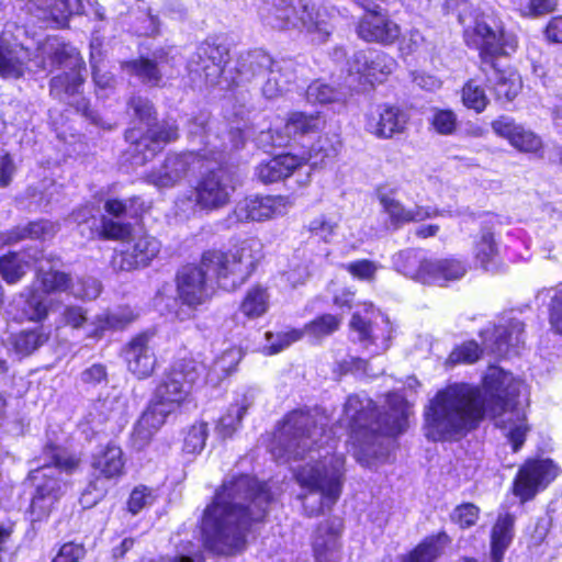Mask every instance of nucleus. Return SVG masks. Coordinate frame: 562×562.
Instances as JSON below:
<instances>
[{
    "label": "nucleus",
    "instance_id": "f257e3e1",
    "mask_svg": "<svg viewBox=\"0 0 562 562\" xmlns=\"http://www.w3.org/2000/svg\"><path fill=\"white\" fill-rule=\"evenodd\" d=\"M524 384L512 373L491 367L483 390L469 383L448 385L429 401L424 411V431L431 441L458 438L485 416L497 419L516 452L524 445L528 426L520 394Z\"/></svg>",
    "mask_w": 562,
    "mask_h": 562
},
{
    "label": "nucleus",
    "instance_id": "f03ea898",
    "mask_svg": "<svg viewBox=\"0 0 562 562\" xmlns=\"http://www.w3.org/2000/svg\"><path fill=\"white\" fill-rule=\"evenodd\" d=\"M329 417L323 408L290 412L277 429L271 453L278 461H308L294 470L297 483L307 490L300 496L307 516L329 510L339 499L345 482V457L336 453V439L325 428Z\"/></svg>",
    "mask_w": 562,
    "mask_h": 562
},
{
    "label": "nucleus",
    "instance_id": "7ed1b4c3",
    "mask_svg": "<svg viewBox=\"0 0 562 562\" xmlns=\"http://www.w3.org/2000/svg\"><path fill=\"white\" fill-rule=\"evenodd\" d=\"M271 502L267 485L257 479L245 474L227 477L204 510L201 529L205 547L217 554L241 551L246 532L266 517Z\"/></svg>",
    "mask_w": 562,
    "mask_h": 562
},
{
    "label": "nucleus",
    "instance_id": "20e7f679",
    "mask_svg": "<svg viewBox=\"0 0 562 562\" xmlns=\"http://www.w3.org/2000/svg\"><path fill=\"white\" fill-rule=\"evenodd\" d=\"M259 243L245 240L229 252L207 250L202 255L199 266L188 265L177 273V292L180 301L196 307L206 303L213 295L211 280L227 291L240 286L251 276L258 257L254 254Z\"/></svg>",
    "mask_w": 562,
    "mask_h": 562
},
{
    "label": "nucleus",
    "instance_id": "39448f33",
    "mask_svg": "<svg viewBox=\"0 0 562 562\" xmlns=\"http://www.w3.org/2000/svg\"><path fill=\"white\" fill-rule=\"evenodd\" d=\"M386 404L390 413L382 417L376 413L373 401L366 395H349L345 403L339 424L349 430L353 454L364 467H372L385 457L384 436H397L406 429L408 407L405 398L391 393Z\"/></svg>",
    "mask_w": 562,
    "mask_h": 562
},
{
    "label": "nucleus",
    "instance_id": "423d86ee",
    "mask_svg": "<svg viewBox=\"0 0 562 562\" xmlns=\"http://www.w3.org/2000/svg\"><path fill=\"white\" fill-rule=\"evenodd\" d=\"M468 46L479 50L480 69L493 89L496 99L502 102L513 101L521 89V79L514 71L499 69L497 57L516 48V38L504 31L495 20H476L473 29L464 31Z\"/></svg>",
    "mask_w": 562,
    "mask_h": 562
},
{
    "label": "nucleus",
    "instance_id": "0eeeda50",
    "mask_svg": "<svg viewBox=\"0 0 562 562\" xmlns=\"http://www.w3.org/2000/svg\"><path fill=\"white\" fill-rule=\"evenodd\" d=\"M40 50L43 58L37 67L49 71L63 69L61 74L54 76L49 81L50 95L76 108L82 115L95 122L88 100L81 95L85 81L82 71L86 68L78 50L58 40H47Z\"/></svg>",
    "mask_w": 562,
    "mask_h": 562
},
{
    "label": "nucleus",
    "instance_id": "6e6552de",
    "mask_svg": "<svg viewBox=\"0 0 562 562\" xmlns=\"http://www.w3.org/2000/svg\"><path fill=\"white\" fill-rule=\"evenodd\" d=\"M40 462L41 464L30 472V480L35 487L30 505L33 522L42 521L49 516L64 493V484L57 475L61 472H75L80 464V458L49 443L43 449Z\"/></svg>",
    "mask_w": 562,
    "mask_h": 562
},
{
    "label": "nucleus",
    "instance_id": "1a4fd4ad",
    "mask_svg": "<svg viewBox=\"0 0 562 562\" xmlns=\"http://www.w3.org/2000/svg\"><path fill=\"white\" fill-rule=\"evenodd\" d=\"M260 19L276 30L304 29L318 33L324 40L330 31L325 9L316 8L312 0H272L259 10Z\"/></svg>",
    "mask_w": 562,
    "mask_h": 562
},
{
    "label": "nucleus",
    "instance_id": "9d476101",
    "mask_svg": "<svg viewBox=\"0 0 562 562\" xmlns=\"http://www.w3.org/2000/svg\"><path fill=\"white\" fill-rule=\"evenodd\" d=\"M395 270L424 284L445 285L465 273L464 265L456 259H434L416 249H405L392 258Z\"/></svg>",
    "mask_w": 562,
    "mask_h": 562
},
{
    "label": "nucleus",
    "instance_id": "9b49d317",
    "mask_svg": "<svg viewBox=\"0 0 562 562\" xmlns=\"http://www.w3.org/2000/svg\"><path fill=\"white\" fill-rule=\"evenodd\" d=\"M205 372V366L192 357L176 360L157 385L153 400L175 411L191 393Z\"/></svg>",
    "mask_w": 562,
    "mask_h": 562
},
{
    "label": "nucleus",
    "instance_id": "f8f14e48",
    "mask_svg": "<svg viewBox=\"0 0 562 562\" xmlns=\"http://www.w3.org/2000/svg\"><path fill=\"white\" fill-rule=\"evenodd\" d=\"M209 155L215 162L222 161V153L203 149L202 151H187L182 154H171L166 157L164 162L150 170L146 176V181L158 189H169L177 186L191 170L201 169L203 161L209 159Z\"/></svg>",
    "mask_w": 562,
    "mask_h": 562
},
{
    "label": "nucleus",
    "instance_id": "ddd939ff",
    "mask_svg": "<svg viewBox=\"0 0 562 562\" xmlns=\"http://www.w3.org/2000/svg\"><path fill=\"white\" fill-rule=\"evenodd\" d=\"M323 126L324 120L318 113L292 112L283 127L261 132L258 143L261 147L301 144L304 137L318 133Z\"/></svg>",
    "mask_w": 562,
    "mask_h": 562
},
{
    "label": "nucleus",
    "instance_id": "4468645a",
    "mask_svg": "<svg viewBox=\"0 0 562 562\" xmlns=\"http://www.w3.org/2000/svg\"><path fill=\"white\" fill-rule=\"evenodd\" d=\"M350 328L366 347L375 345L382 350L389 348L393 327L389 318L374 310L372 304L363 303L359 306L351 317Z\"/></svg>",
    "mask_w": 562,
    "mask_h": 562
},
{
    "label": "nucleus",
    "instance_id": "2eb2a0df",
    "mask_svg": "<svg viewBox=\"0 0 562 562\" xmlns=\"http://www.w3.org/2000/svg\"><path fill=\"white\" fill-rule=\"evenodd\" d=\"M194 190L198 194L200 211L213 212L225 207L236 190L233 175L222 167L210 170L196 182Z\"/></svg>",
    "mask_w": 562,
    "mask_h": 562
},
{
    "label": "nucleus",
    "instance_id": "dca6fc26",
    "mask_svg": "<svg viewBox=\"0 0 562 562\" xmlns=\"http://www.w3.org/2000/svg\"><path fill=\"white\" fill-rule=\"evenodd\" d=\"M229 50L224 44L206 40L199 45L195 54L188 63L190 74L203 78L206 85L214 86L223 74L228 61Z\"/></svg>",
    "mask_w": 562,
    "mask_h": 562
},
{
    "label": "nucleus",
    "instance_id": "f3484780",
    "mask_svg": "<svg viewBox=\"0 0 562 562\" xmlns=\"http://www.w3.org/2000/svg\"><path fill=\"white\" fill-rule=\"evenodd\" d=\"M366 13L357 25L358 36L368 43L391 45L401 35L400 25L393 21L386 12L376 4L364 7Z\"/></svg>",
    "mask_w": 562,
    "mask_h": 562
},
{
    "label": "nucleus",
    "instance_id": "a211bd4d",
    "mask_svg": "<svg viewBox=\"0 0 562 562\" xmlns=\"http://www.w3.org/2000/svg\"><path fill=\"white\" fill-rule=\"evenodd\" d=\"M396 66V60L386 53L373 49L359 50L349 60V74L359 76L360 82L374 85L384 81Z\"/></svg>",
    "mask_w": 562,
    "mask_h": 562
},
{
    "label": "nucleus",
    "instance_id": "6ab92c4d",
    "mask_svg": "<svg viewBox=\"0 0 562 562\" xmlns=\"http://www.w3.org/2000/svg\"><path fill=\"white\" fill-rule=\"evenodd\" d=\"M159 251L160 243L155 237L142 235L123 244L112 257L111 265L115 270L131 271L148 266Z\"/></svg>",
    "mask_w": 562,
    "mask_h": 562
},
{
    "label": "nucleus",
    "instance_id": "aec40b11",
    "mask_svg": "<svg viewBox=\"0 0 562 562\" xmlns=\"http://www.w3.org/2000/svg\"><path fill=\"white\" fill-rule=\"evenodd\" d=\"M558 474V468L551 460H532L526 462L515 479L514 492L521 501L532 498L544 488Z\"/></svg>",
    "mask_w": 562,
    "mask_h": 562
},
{
    "label": "nucleus",
    "instance_id": "412c9836",
    "mask_svg": "<svg viewBox=\"0 0 562 562\" xmlns=\"http://www.w3.org/2000/svg\"><path fill=\"white\" fill-rule=\"evenodd\" d=\"M268 70L261 86L262 94L267 99L279 98L304 83L301 78L304 67L293 59L273 60V65Z\"/></svg>",
    "mask_w": 562,
    "mask_h": 562
},
{
    "label": "nucleus",
    "instance_id": "4be33fe9",
    "mask_svg": "<svg viewBox=\"0 0 562 562\" xmlns=\"http://www.w3.org/2000/svg\"><path fill=\"white\" fill-rule=\"evenodd\" d=\"M123 356L127 370L137 379L150 376L155 370L157 358L154 351L153 334L146 331L133 337L126 344Z\"/></svg>",
    "mask_w": 562,
    "mask_h": 562
},
{
    "label": "nucleus",
    "instance_id": "5701e85b",
    "mask_svg": "<svg viewBox=\"0 0 562 562\" xmlns=\"http://www.w3.org/2000/svg\"><path fill=\"white\" fill-rule=\"evenodd\" d=\"M483 348L496 356H504L509 348H517L525 341V325L510 318L506 325L488 326L481 330Z\"/></svg>",
    "mask_w": 562,
    "mask_h": 562
},
{
    "label": "nucleus",
    "instance_id": "b1692460",
    "mask_svg": "<svg viewBox=\"0 0 562 562\" xmlns=\"http://www.w3.org/2000/svg\"><path fill=\"white\" fill-rule=\"evenodd\" d=\"M288 199L282 195H254L238 202L234 213L240 222H262L285 213Z\"/></svg>",
    "mask_w": 562,
    "mask_h": 562
},
{
    "label": "nucleus",
    "instance_id": "393cba45",
    "mask_svg": "<svg viewBox=\"0 0 562 562\" xmlns=\"http://www.w3.org/2000/svg\"><path fill=\"white\" fill-rule=\"evenodd\" d=\"M125 138L135 146V151H144V162L155 156L160 149L161 144H167L178 138V126L173 122L166 121L159 125L148 127L146 135L142 136L139 131L131 128L126 131Z\"/></svg>",
    "mask_w": 562,
    "mask_h": 562
},
{
    "label": "nucleus",
    "instance_id": "a878e982",
    "mask_svg": "<svg viewBox=\"0 0 562 562\" xmlns=\"http://www.w3.org/2000/svg\"><path fill=\"white\" fill-rule=\"evenodd\" d=\"M340 530L341 520L339 518L327 519L318 525L313 538L316 562H341Z\"/></svg>",
    "mask_w": 562,
    "mask_h": 562
},
{
    "label": "nucleus",
    "instance_id": "bb28decb",
    "mask_svg": "<svg viewBox=\"0 0 562 562\" xmlns=\"http://www.w3.org/2000/svg\"><path fill=\"white\" fill-rule=\"evenodd\" d=\"M492 128L495 134L507 139L519 151L538 153L542 148V140L536 133L508 116L495 120Z\"/></svg>",
    "mask_w": 562,
    "mask_h": 562
},
{
    "label": "nucleus",
    "instance_id": "cd10ccee",
    "mask_svg": "<svg viewBox=\"0 0 562 562\" xmlns=\"http://www.w3.org/2000/svg\"><path fill=\"white\" fill-rule=\"evenodd\" d=\"M407 122L406 114L394 105H380L367 121V130L379 138H391L402 133Z\"/></svg>",
    "mask_w": 562,
    "mask_h": 562
},
{
    "label": "nucleus",
    "instance_id": "c85d7f7f",
    "mask_svg": "<svg viewBox=\"0 0 562 562\" xmlns=\"http://www.w3.org/2000/svg\"><path fill=\"white\" fill-rule=\"evenodd\" d=\"M31 61V53L23 45L11 43L0 35V77L19 79L24 76Z\"/></svg>",
    "mask_w": 562,
    "mask_h": 562
},
{
    "label": "nucleus",
    "instance_id": "c756f323",
    "mask_svg": "<svg viewBox=\"0 0 562 562\" xmlns=\"http://www.w3.org/2000/svg\"><path fill=\"white\" fill-rule=\"evenodd\" d=\"M91 468L97 479L116 481L124 475L125 458L120 446L110 442L92 456Z\"/></svg>",
    "mask_w": 562,
    "mask_h": 562
},
{
    "label": "nucleus",
    "instance_id": "7c9ffc66",
    "mask_svg": "<svg viewBox=\"0 0 562 562\" xmlns=\"http://www.w3.org/2000/svg\"><path fill=\"white\" fill-rule=\"evenodd\" d=\"M305 160V157H299L290 153L278 155L259 164L256 168V177L262 183H273L302 169Z\"/></svg>",
    "mask_w": 562,
    "mask_h": 562
},
{
    "label": "nucleus",
    "instance_id": "2f4dec72",
    "mask_svg": "<svg viewBox=\"0 0 562 562\" xmlns=\"http://www.w3.org/2000/svg\"><path fill=\"white\" fill-rule=\"evenodd\" d=\"M515 516L509 513L498 515L491 531L490 559L491 562H503L504 554L509 548L514 538ZM464 562H479L475 559L467 558Z\"/></svg>",
    "mask_w": 562,
    "mask_h": 562
},
{
    "label": "nucleus",
    "instance_id": "473e14b6",
    "mask_svg": "<svg viewBox=\"0 0 562 562\" xmlns=\"http://www.w3.org/2000/svg\"><path fill=\"white\" fill-rule=\"evenodd\" d=\"M273 59L266 52L256 49L240 54L236 65L239 82H251L265 78Z\"/></svg>",
    "mask_w": 562,
    "mask_h": 562
},
{
    "label": "nucleus",
    "instance_id": "72a5a7b5",
    "mask_svg": "<svg viewBox=\"0 0 562 562\" xmlns=\"http://www.w3.org/2000/svg\"><path fill=\"white\" fill-rule=\"evenodd\" d=\"M53 259L43 255L34 256V263L37 265V278L41 280L43 291L45 293L70 291L71 279L70 277L58 270L54 269L52 265Z\"/></svg>",
    "mask_w": 562,
    "mask_h": 562
},
{
    "label": "nucleus",
    "instance_id": "f704fd0d",
    "mask_svg": "<svg viewBox=\"0 0 562 562\" xmlns=\"http://www.w3.org/2000/svg\"><path fill=\"white\" fill-rule=\"evenodd\" d=\"M251 394H241L229 405L226 413L220 418L216 432L222 438H229L237 430L247 409L252 405Z\"/></svg>",
    "mask_w": 562,
    "mask_h": 562
},
{
    "label": "nucleus",
    "instance_id": "c9c22d12",
    "mask_svg": "<svg viewBox=\"0 0 562 562\" xmlns=\"http://www.w3.org/2000/svg\"><path fill=\"white\" fill-rule=\"evenodd\" d=\"M43 255V250H29L23 254H10L0 258V274L8 283H16L26 273L34 256Z\"/></svg>",
    "mask_w": 562,
    "mask_h": 562
},
{
    "label": "nucleus",
    "instance_id": "e433bc0d",
    "mask_svg": "<svg viewBox=\"0 0 562 562\" xmlns=\"http://www.w3.org/2000/svg\"><path fill=\"white\" fill-rule=\"evenodd\" d=\"M243 358V352L240 348L231 347L223 351L218 357L213 361L212 367L205 374V380L207 383L217 384L223 379L227 378L232 372L236 370L237 364Z\"/></svg>",
    "mask_w": 562,
    "mask_h": 562
},
{
    "label": "nucleus",
    "instance_id": "4c0bfd02",
    "mask_svg": "<svg viewBox=\"0 0 562 562\" xmlns=\"http://www.w3.org/2000/svg\"><path fill=\"white\" fill-rule=\"evenodd\" d=\"M58 231L57 224L41 220L36 222L30 223L27 226L15 229L7 233L3 238L4 244H11L19 241L25 237L34 238V239H46L52 238Z\"/></svg>",
    "mask_w": 562,
    "mask_h": 562
},
{
    "label": "nucleus",
    "instance_id": "58836bf2",
    "mask_svg": "<svg viewBox=\"0 0 562 562\" xmlns=\"http://www.w3.org/2000/svg\"><path fill=\"white\" fill-rule=\"evenodd\" d=\"M48 339V334L42 327L33 330H23L10 338L12 350L19 357H26L43 346Z\"/></svg>",
    "mask_w": 562,
    "mask_h": 562
},
{
    "label": "nucleus",
    "instance_id": "ea45409f",
    "mask_svg": "<svg viewBox=\"0 0 562 562\" xmlns=\"http://www.w3.org/2000/svg\"><path fill=\"white\" fill-rule=\"evenodd\" d=\"M475 258L480 266L486 271H494L497 268L498 248L494 235L487 229H482L479 240L475 244Z\"/></svg>",
    "mask_w": 562,
    "mask_h": 562
},
{
    "label": "nucleus",
    "instance_id": "a19ab883",
    "mask_svg": "<svg viewBox=\"0 0 562 562\" xmlns=\"http://www.w3.org/2000/svg\"><path fill=\"white\" fill-rule=\"evenodd\" d=\"M124 69L138 77L145 85L156 87L161 81L160 63L149 58H139L124 64Z\"/></svg>",
    "mask_w": 562,
    "mask_h": 562
},
{
    "label": "nucleus",
    "instance_id": "79ce46f5",
    "mask_svg": "<svg viewBox=\"0 0 562 562\" xmlns=\"http://www.w3.org/2000/svg\"><path fill=\"white\" fill-rule=\"evenodd\" d=\"M269 307V294L262 286L249 289L240 303V312L248 318H257L263 315Z\"/></svg>",
    "mask_w": 562,
    "mask_h": 562
},
{
    "label": "nucleus",
    "instance_id": "37998d69",
    "mask_svg": "<svg viewBox=\"0 0 562 562\" xmlns=\"http://www.w3.org/2000/svg\"><path fill=\"white\" fill-rule=\"evenodd\" d=\"M339 142H333L328 136L319 137L308 149L300 157H305L306 160L303 167L310 161L311 165H323L326 160L334 159L339 151Z\"/></svg>",
    "mask_w": 562,
    "mask_h": 562
},
{
    "label": "nucleus",
    "instance_id": "c03bdc74",
    "mask_svg": "<svg viewBox=\"0 0 562 562\" xmlns=\"http://www.w3.org/2000/svg\"><path fill=\"white\" fill-rule=\"evenodd\" d=\"M542 297L550 299L548 319L551 330L562 335V284L555 288L540 290L537 294V299L540 300Z\"/></svg>",
    "mask_w": 562,
    "mask_h": 562
},
{
    "label": "nucleus",
    "instance_id": "a18cd8bd",
    "mask_svg": "<svg viewBox=\"0 0 562 562\" xmlns=\"http://www.w3.org/2000/svg\"><path fill=\"white\" fill-rule=\"evenodd\" d=\"M340 324L341 318L338 316L324 314L306 324L301 330L303 331V336L307 335L313 339L321 340L338 330Z\"/></svg>",
    "mask_w": 562,
    "mask_h": 562
},
{
    "label": "nucleus",
    "instance_id": "49530a36",
    "mask_svg": "<svg viewBox=\"0 0 562 562\" xmlns=\"http://www.w3.org/2000/svg\"><path fill=\"white\" fill-rule=\"evenodd\" d=\"M48 304L46 296L37 290H30L23 301L22 314L27 321L41 322L46 318Z\"/></svg>",
    "mask_w": 562,
    "mask_h": 562
},
{
    "label": "nucleus",
    "instance_id": "de8ad7c7",
    "mask_svg": "<svg viewBox=\"0 0 562 562\" xmlns=\"http://www.w3.org/2000/svg\"><path fill=\"white\" fill-rule=\"evenodd\" d=\"M378 199L383 207V211L389 215L391 223L394 226H400L407 223L408 210L394 196L392 191H378Z\"/></svg>",
    "mask_w": 562,
    "mask_h": 562
},
{
    "label": "nucleus",
    "instance_id": "09e8293b",
    "mask_svg": "<svg viewBox=\"0 0 562 562\" xmlns=\"http://www.w3.org/2000/svg\"><path fill=\"white\" fill-rule=\"evenodd\" d=\"M134 319L131 312L112 313L105 316H98L91 325L94 327L88 333L89 337L99 338L103 331L110 328L121 329Z\"/></svg>",
    "mask_w": 562,
    "mask_h": 562
},
{
    "label": "nucleus",
    "instance_id": "8fccbe9b",
    "mask_svg": "<svg viewBox=\"0 0 562 562\" xmlns=\"http://www.w3.org/2000/svg\"><path fill=\"white\" fill-rule=\"evenodd\" d=\"M462 102L468 109L481 113L488 104V98L477 81L470 79L462 88Z\"/></svg>",
    "mask_w": 562,
    "mask_h": 562
},
{
    "label": "nucleus",
    "instance_id": "3c124183",
    "mask_svg": "<svg viewBox=\"0 0 562 562\" xmlns=\"http://www.w3.org/2000/svg\"><path fill=\"white\" fill-rule=\"evenodd\" d=\"M445 535L437 538H429L416 547L409 554L402 558L400 562H434L440 554L438 542Z\"/></svg>",
    "mask_w": 562,
    "mask_h": 562
},
{
    "label": "nucleus",
    "instance_id": "603ef678",
    "mask_svg": "<svg viewBox=\"0 0 562 562\" xmlns=\"http://www.w3.org/2000/svg\"><path fill=\"white\" fill-rule=\"evenodd\" d=\"M305 95L307 102L312 104H326L338 102L342 99V93L340 91L322 81L311 83L306 89Z\"/></svg>",
    "mask_w": 562,
    "mask_h": 562
},
{
    "label": "nucleus",
    "instance_id": "864d4df0",
    "mask_svg": "<svg viewBox=\"0 0 562 562\" xmlns=\"http://www.w3.org/2000/svg\"><path fill=\"white\" fill-rule=\"evenodd\" d=\"M206 438L207 424L204 422L193 424L184 437L183 450L188 453L201 452L205 446Z\"/></svg>",
    "mask_w": 562,
    "mask_h": 562
},
{
    "label": "nucleus",
    "instance_id": "5fc2aeb1",
    "mask_svg": "<svg viewBox=\"0 0 562 562\" xmlns=\"http://www.w3.org/2000/svg\"><path fill=\"white\" fill-rule=\"evenodd\" d=\"M266 339L268 346H266L268 355H274L289 347L291 344L300 340L303 337V331L300 329H292L286 333L272 334L267 331Z\"/></svg>",
    "mask_w": 562,
    "mask_h": 562
},
{
    "label": "nucleus",
    "instance_id": "6e6d98bb",
    "mask_svg": "<svg viewBox=\"0 0 562 562\" xmlns=\"http://www.w3.org/2000/svg\"><path fill=\"white\" fill-rule=\"evenodd\" d=\"M482 352L483 349L475 341L470 340L454 348L447 361L450 364L473 363L481 357Z\"/></svg>",
    "mask_w": 562,
    "mask_h": 562
},
{
    "label": "nucleus",
    "instance_id": "4d7b16f0",
    "mask_svg": "<svg viewBox=\"0 0 562 562\" xmlns=\"http://www.w3.org/2000/svg\"><path fill=\"white\" fill-rule=\"evenodd\" d=\"M156 501V494L153 488L145 485L136 486L128 498L127 508L133 515L138 514L142 509L150 506Z\"/></svg>",
    "mask_w": 562,
    "mask_h": 562
},
{
    "label": "nucleus",
    "instance_id": "13d9d810",
    "mask_svg": "<svg viewBox=\"0 0 562 562\" xmlns=\"http://www.w3.org/2000/svg\"><path fill=\"white\" fill-rule=\"evenodd\" d=\"M100 47H101V42L99 41V38H97V37L92 38V41L90 43V48H91L90 63H91L92 75H93V80H94L95 85L100 88L105 89V88H109L112 86L114 78L109 72H101V69L98 66V57L100 56Z\"/></svg>",
    "mask_w": 562,
    "mask_h": 562
},
{
    "label": "nucleus",
    "instance_id": "bf43d9fd",
    "mask_svg": "<svg viewBox=\"0 0 562 562\" xmlns=\"http://www.w3.org/2000/svg\"><path fill=\"white\" fill-rule=\"evenodd\" d=\"M172 412L173 411L164 406L159 402L151 400L150 404L139 418H147V425L157 432L165 424L167 416Z\"/></svg>",
    "mask_w": 562,
    "mask_h": 562
},
{
    "label": "nucleus",
    "instance_id": "052dcab7",
    "mask_svg": "<svg viewBox=\"0 0 562 562\" xmlns=\"http://www.w3.org/2000/svg\"><path fill=\"white\" fill-rule=\"evenodd\" d=\"M155 434L156 431L147 425V418H138L130 438L132 447L138 451L143 450L149 445Z\"/></svg>",
    "mask_w": 562,
    "mask_h": 562
},
{
    "label": "nucleus",
    "instance_id": "680f3d73",
    "mask_svg": "<svg viewBox=\"0 0 562 562\" xmlns=\"http://www.w3.org/2000/svg\"><path fill=\"white\" fill-rule=\"evenodd\" d=\"M60 321L72 329L82 328L88 323L87 311L80 305H65L60 313Z\"/></svg>",
    "mask_w": 562,
    "mask_h": 562
},
{
    "label": "nucleus",
    "instance_id": "e2e57ef3",
    "mask_svg": "<svg viewBox=\"0 0 562 562\" xmlns=\"http://www.w3.org/2000/svg\"><path fill=\"white\" fill-rule=\"evenodd\" d=\"M338 224L336 221L326 217L325 215H318L313 218L308 224V231L316 237L324 241H329L334 236Z\"/></svg>",
    "mask_w": 562,
    "mask_h": 562
},
{
    "label": "nucleus",
    "instance_id": "0e129e2a",
    "mask_svg": "<svg viewBox=\"0 0 562 562\" xmlns=\"http://www.w3.org/2000/svg\"><path fill=\"white\" fill-rule=\"evenodd\" d=\"M176 215L180 218H190L200 211V204L198 203V194L195 190L179 195L175 202Z\"/></svg>",
    "mask_w": 562,
    "mask_h": 562
},
{
    "label": "nucleus",
    "instance_id": "69168bd1",
    "mask_svg": "<svg viewBox=\"0 0 562 562\" xmlns=\"http://www.w3.org/2000/svg\"><path fill=\"white\" fill-rule=\"evenodd\" d=\"M101 292V284L94 278L79 280L76 284H71L70 293L82 300H94Z\"/></svg>",
    "mask_w": 562,
    "mask_h": 562
},
{
    "label": "nucleus",
    "instance_id": "338daca9",
    "mask_svg": "<svg viewBox=\"0 0 562 562\" xmlns=\"http://www.w3.org/2000/svg\"><path fill=\"white\" fill-rule=\"evenodd\" d=\"M128 105L133 110L135 116L150 127V122L155 119V109L153 103L148 99L137 95L131 98Z\"/></svg>",
    "mask_w": 562,
    "mask_h": 562
},
{
    "label": "nucleus",
    "instance_id": "774afa93",
    "mask_svg": "<svg viewBox=\"0 0 562 562\" xmlns=\"http://www.w3.org/2000/svg\"><path fill=\"white\" fill-rule=\"evenodd\" d=\"M431 124L442 135L452 134L457 126V116L450 110H439L434 113Z\"/></svg>",
    "mask_w": 562,
    "mask_h": 562
}]
</instances>
